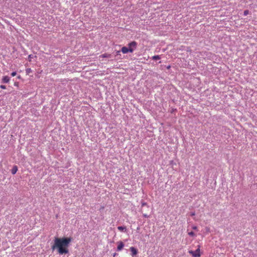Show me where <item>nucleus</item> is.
Wrapping results in <instances>:
<instances>
[{
	"label": "nucleus",
	"instance_id": "2",
	"mask_svg": "<svg viewBox=\"0 0 257 257\" xmlns=\"http://www.w3.org/2000/svg\"><path fill=\"white\" fill-rule=\"evenodd\" d=\"M137 43L136 41H132L129 43L127 45L128 49L130 53H133L134 50L137 48Z\"/></svg>",
	"mask_w": 257,
	"mask_h": 257
},
{
	"label": "nucleus",
	"instance_id": "7",
	"mask_svg": "<svg viewBox=\"0 0 257 257\" xmlns=\"http://www.w3.org/2000/svg\"><path fill=\"white\" fill-rule=\"evenodd\" d=\"M10 78L8 76H5L3 77L2 81L4 83H8L10 81Z\"/></svg>",
	"mask_w": 257,
	"mask_h": 257
},
{
	"label": "nucleus",
	"instance_id": "9",
	"mask_svg": "<svg viewBox=\"0 0 257 257\" xmlns=\"http://www.w3.org/2000/svg\"><path fill=\"white\" fill-rule=\"evenodd\" d=\"M110 57H111V54H107V53L102 54L99 56L100 58H110Z\"/></svg>",
	"mask_w": 257,
	"mask_h": 257
},
{
	"label": "nucleus",
	"instance_id": "17",
	"mask_svg": "<svg viewBox=\"0 0 257 257\" xmlns=\"http://www.w3.org/2000/svg\"><path fill=\"white\" fill-rule=\"evenodd\" d=\"M170 68H171V66H170V65H168V66L167 67V69H169Z\"/></svg>",
	"mask_w": 257,
	"mask_h": 257
},
{
	"label": "nucleus",
	"instance_id": "3",
	"mask_svg": "<svg viewBox=\"0 0 257 257\" xmlns=\"http://www.w3.org/2000/svg\"><path fill=\"white\" fill-rule=\"evenodd\" d=\"M189 253L192 254L193 257H199L200 256V249L199 248L196 249L195 251L190 250L189 251Z\"/></svg>",
	"mask_w": 257,
	"mask_h": 257
},
{
	"label": "nucleus",
	"instance_id": "20",
	"mask_svg": "<svg viewBox=\"0 0 257 257\" xmlns=\"http://www.w3.org/2000/svg\"><path fill=\"white\" fill-rule=\"evenodd\" d=\"M192 215H194V213H192L191 214Z\"/></svg>",
	"mask_w": 257,
	"mask_h": 257
},
{
	"label": "nucleus",
	"instance_id": "15",
	"mask_svg": "<svg viewBox=\"0 0 257 257\" xmlns=\"http://www.w3.org/2000/svg\"><path fill=\"white\" fill-rule=\"evenodd\" d=\"M0 87H1L2 89H6V86H5V85H1L0 86Z\"/></svg>",
	"mask_w": 257,
	"mask_h": 257
},
{
	"label": "nucleus",
	"instance_id": "16",
	"mask_svg": "<svg viewBox=\"0 0 257 257\" xmlns=\"http://www.w3.org/2000/svg\"><path fill=\"white\" fill-rule=\"evenodd\" d=\"M120 55V51H118L116 52V55Z\"/></svg>",
	"mask_w": 257,
	"mask_h": 257
},
{
	"label": "nucleus",
	"instance_id": "10",
	"mask_svg": "<svg viewBox=\"0 0 257 257\" xmlns=\"http://www.w3.org/2000/svg\"><path fill=\"white\" fill-rule=\"evenodd\" d=\"M18 171V167L16 166H14L11 170V173L13 174H15Z\"/></svg>",
	"mask_w": 257,
	"mask_h": 257
},
{
	"label": "nucleus",
	"instance_id": "6",
	"mask_svg": "<svg viewBox=\"0 0 257 257\" xmlns=\"http://www.w3.org/2000/svg\"><path fill=\"white\" fill-rule=\"evenodd\" d=\"M121 51L123 54H126L130 52L128 48L125 46L121 48Z\"/></svg>",
	"mask_w": 257,
	"mask_h": 257
},
{
	"label": "nucleus",
	"instance_id": "1",
	"mask_svg": "<svg viewBox=\"0 0 257 257\" xmlns=\"http://www.w3.org/2000/svg\"><path fill=\"white\" fill-rule=\"evenodd\" d=\"M71 241L70 237L59 238L56 237L54 239V243L52 246L53 250L57 249L60 254L67 253L68 252L67 247Z\"/></svg>",
	"mask_w": 257,
	"mask_h": 257
},
{
	"label": "nucleus",
	"instance_id": "18",
	"mask_svg": "<svg viewBox=\"0 0 257 257\" xmlns=\"http://www.w3.org/2000/svg\"><path fill=\"white\" fill-rule=\"evenodd\" d=\"M31 56H32L31 55H30L29 56V58H31Z\"/></svg>",
	"mask_w": 257,
	"mask_h": 257
},
{
	"label": "nucleus",
	"instance_id": "8",
	"mask_svg": "<svg viewBox=\"0 0 257 257\" xmlns=\"http://www.w3.org/2000/svg\"><path fill=\"white\" fill-rule=\"evenodd\" d=\"M117 229L122 232H126V228L125 226H118Z\"/></svg>",
	"mask_w": 257,
	"mask_h": 257
},
{
	"label": "nucleus",
	"instance_id": "4",
	"mask_svg": "<svg viewBox=\"0 0 257 257\" xmlns=\"http://www.w3.org/2000/svg\"><path fill=\"white\" fill-rule=\"evenodd\" d=\"M130 250L132 252V256L133 257H134L135 256H136L137 253H138V249L137 248H136L135 247H133V246H132L130 247Z\"/></svg>",
	"mask_w": 257,
	"mask_h": 257
},
{
	"label": "nucleus",
	"instance_id": "11",
	"mask_svg": "<svg viewBox=\"0 0 257 257\" xmlns=\"http://www.w3.org/2000/svg\"><path fill=\"white\" fill-rule=\"evenodd\" d=\"M152 59L153 60H159L161 59V57L159 55H155L153 56Z\"/></svg>",
	"mask_w": 257,
	"mask_h": 257
},
{
	"label": "nucleus",
	"instance_id": "13",
	"mask_svg": "<svg viewBox=\"0 0 257 257\" xmlns=\"http://www.w3.org/2000/svg\"><path fill=\"white\" fill-rule=\"evenodd\" d=\"M188 234L190 236H194L195 235V233L193 231L189 232L188 233Z\"/></svg>",
	"mask_w": 257,
	"mask_h": 257
},
{
	"label": "nucleus",
	"instance_id": "19",
	"mask_svg": "<svg viewBox=\"0 0 257 257\" xmlns=\"http://www.w3.org/2000/svg\"><path fill=\"white\" fill-rule=\"evenodd\" d=\"M196 228V227H194L193 229H195Z\"/></svg>",
	"mask_w": 257,
	"mask_h": 257
},
{
	"label": "nucleus",
	"instance_id": "14",
	"mask_svg": "<svg viewBox=\"0 0 257 257\" xmlns=\"http://www.w3.org/2000/svg\"><path fill=\"white\" fill-rule=\"evenodd\" d=\"M17 74V73L16 72H13L12 73H11V76L14 77V76H15Z\"/></svg>",
	"mask_w": 257,
	"mask_h": 257
},
{
	"label": "nucleus",
	"instance_id": "12",
	"mask_svg": "<svg viewBox=\"0 0 257 257\" xmlns=\"http://www.w3.org/2000/svg\"><path fill=\"white\" fill-rule=\"evenodd\" d=\"M249 14V11L248 10H245L243 12V15L244 16H246Z\"/></svg>",
	"mask_w": 257,
	"mask_h": 257
},
{
	"label": "nucleus",
	"instance_id": "5",
	"mask_svg": "<svg viewBox=\"0 0 257 257\" xmlns=\"http://www.w3.org/2000/svg\"><path fill=\"white\" fill-rule=\"evenodd\" d=\"M118 244L117 245V249L118 251H120L123 248L124 244L122 241H119L118 242Z\"/></svg>",
	"mask_w": 257,
	"mask_h": 257
}]
</instances>
